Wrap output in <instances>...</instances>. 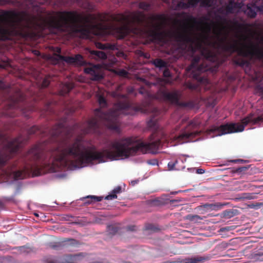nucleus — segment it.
Segmentation results:
<instances>
[{
  "instance_id": "nucleus-27",
  "label": "nucleus",
  "mask_w": 263,
  "mask_h": 263,
  "mask_svg": "<svg viewBox=\"0 0 263 263\" xmlns=\"http://www.w3.org/2000/svg\"><path fill=\"white\" fill-rule=\"evenodd\" d=\"M86 198L88 199V201H86V203L87 204H90L93 202L101 201L103 199V197L88 196L87 197H86Z\"/></svg>"
},
{
  "instance_id": "nucleus-36",
  "label": "nucleus",
  "mask_w": 263,
  "mask_h": 263,
  "mask_svg": "<svg viewBox=\"0 0 263 263\" xmlns=\"http://www.w3.org/2000/svg\"><path fill=\"white\" fill-rule=\"evenodd\" d=\"M108 230L109 231L110 233L114 234L118 232V229L112 226H109L108 227Z\"/></svg>"
},
{
  "instance_id": "nucleus-9",
  "label": "nucleus",
  "mask_w": 263,
  "mask_h": 263,
  "mask_svg": "<svg viewBox=\"0 0 263 263\" xmlns=\"http://www.w3.org/2000/svg\"><path fill=\"white\" fill-rule=\"evenodd\" d=\"M51 50L54 52V59L58 61H62L68 64L78 66H84L87 64V62L84 59L83 57L80 54H77L74 57L61 55V48L59 47H52Z\"/></svg>"
},
{
  "instance_id": "nucleus-14",
  "label": "nucleus",
  "mask_w": 263,
  "mask_h": 263,
  "mask_svg": "<svg viewBox=\"0 0 263 263\" xmlns=\"http://www.w3.org/2000/svg\"><path fill=\"white\" fill-rule=\"evenodd\" d=\"M153 114L151 116V118L147 122V125L148 127L156 129L158 128L157 125V119L156 118V116L159 112V110L156 108L153 109Z\"/></svg>"
},
{
  "instance_id": "nucleus-17",
  "label": "nucleus",
  "mask_w": 263,
  "mask_h": 263,
  "mask_svg": "<svg viewBox=\"0 0 263 263\" xmlns=\"http://www.w3.org/2000/svg\"><path fill=\"white\" fill-rule=\"evenodd\" d=\"M209 259L208 256H202L197 255L191 258H185L183 260V263H199L203 262Z\"/></svg>"
},
{
  "instance_id": "nucleus-35",
  "label": "nucleus",
  "mask_w": 263,
  "mask_h": 263,
  "mask_svg": "<svg viewBox=\"0 0 263 263\" xmlns=\"http://www.w3.org/2000/svg\"><path fill=\"white\" fill-rule=\"evenodd\" d=\"M256 90L262 98H263V85H259L256 86Z\"/></svg>"
},
{
  "instance_id": "nucleus-31",
  "label": "nucleus",
  "mask_w": 263,
  "mask_h": 263,
  "mask_svg": "<svg viewBox=\"0 0 263 263\" xmlns=\"http://www.w3.org/2000/svg\"><path fill=\"white\" fill-rule=\"evenodd\" d=\"M187 2L186 3L187 6H189V8L190 7H195L197 4L198 3V0H187Z\"/></svg>"
},
{
  "instance_id": "nucleus-12",
  "label": "nucleus",
  "mask_w": 263,
  "mask_h": 263,
  "mask_svg": "<svg viewBox=\"0 0 263 263\" xmlns=\"http://www.w3.org/2000/svg\"><path fill=\"white\" fill-rule=\"evenodd\" d=\"M177 17H186L185 19V21L187 23H192L195 24H204L205 25L208 27V32L210 31L211 30V27L209 23H207L208 21H209V18L208 16H202L199 22H197V18L195 17H194L192 15H190L187 14V13L185 12H182L181 13H178L176 14Z\"/></svg>"
},
{
  "instance_id": "nucleus-22",
  "label": "nucleus",
  "mask_w": 263,
  "mask_h": 263,
  "mask_svg": "<svg viewBox=\"0 0 263 263\" xmlns=\"http://www.w3.org/2000/svg\"><path fill=\"white\" fill-rule=\"evenodd\" d=\"M238 8V5L235 3L233 0L229 1L228 4L227 5L226 9L228 13H232L234 11Z\"/></svg>"
},
{
  "instance_id": "nucleus-37",
  "label": "nucleus",
  "mask_w": 263,
  "mask_h": 263,
  "mask_svg": "<svg viewBox=\"0 0 263 263\" xmlns=\"http://www.w3.org/2000/svg\"><path fill=\"white\" fill-rule=\"evenodd\" d=\"M212 3V0H203L201 2V5L204 6L210 7L211 6Z\"/></svg>"
},
{
  "instance_id": "nucleus-7",
  "label": "nucleus",
  "mask_w": 263,
  "mask_h": 263,
  "mask_svg": "<svg viewBox=\"0 0 263 263\" xmlns=\"http://www.w3.org/2000/svg\"><path fill=\"white\" fill-rule=\"evenodd\" d=\"M263 121V117L258 116L255 118L253 115L250 114L241 120V123H226L216 127L213 129V132L217 136H221L225 134L241 132L244 130L245 126L249 123L253 125Z\"/></svg>"
},
{
  "instance_id": "nucleus-47",
  "label": "nucleus",
  "mask_w": 263,
  "mask_h": 263,
  "mask_svg": "<svg viewBox=\"0 0 263 263\" xmlns=\"http://www.w3.org/2000/svg\"><path fill=\"white\" fill-rule=\"evenodd\" d=\"M145 89H143L142 87H141V88H140V89L139 90V93H141V94H144V93H145Z\"/></svg>"
},
{
  "instance_id": "nucleus-44",
  "label": "nucleus",
  "mask_w": 263,
  "mask_h": 263,
  "mask_svg": "<svg viewBox=\"0 0 263 263\" xmlns=\"http://www.w3.org/2000/svg\"><path fill=\"white\" fill-rule=\"evenodd\" d=\"M230 230V227H224V228H222L220 229V231L221 232H224V231H229Z\"/></svg>"
},
{
  "instance_id": "nucleus-53",
  "label": "nucleus",
  "mask_w": 263,
  "mask_h": 263,
  "mask_svg": "<svg viewBox=\"0 0 263 263\" xmlns=\"http://www.w3.org/2000/svg\"><path fill=\"white\" fill-rule=\"evenodd\" d=\"M148 163H149V164H153V165L155 164V163H152V162H151L150 161H149V162H148Z\"/></svg>"
},
{
  "instance_id": "nucleus-33",
  "label": "nucleus",
  "mask_w": 263,
  "mask_h": 263,
  "mask_svg": "<svg viewBox=\"0 0 263 263\" xmlns=\"http://www.w3.org/2000/svg\"><path fill=\"white\" fill-rule=\"evenodd\" d=\"M204 208H205L208 209H210V210H216V208H218L219 206H218V205H217L216 204L206 203L204 205Z\"/></svg>"
},
{
  "instance_id": "nucleus-21",
  "label": "nucleus",
  "mask_w": 263,
  "mask_h": 263,
  "mask_svg": "<svg viewBox=\"0 0 263 263\" xmlns=\"http://www.w3.org/2000/svg\"><path fill=\"white\" fill-rule=\"evenodd\" d=\"M122 192V187L120 186H118L115 187L111 192L110 194L106 196L105 198L106 200H112L114 199L117 198V194H120Z\"/></svg>"
},
{
  "instance_id": "nucleus-28",
  "label": "nucleus",
  "mask_w": 263,
  "mask_h": 263,
  "mask_svg": "<svg viewBox=\"0 0 263 263\" xmlns=\"http://www.w3.org/2000/svg\"><path fill=\"white\" fill-rule=\"evenodd\" d=\"M151 7V5L145 2H141L139 4V8L145 11H148Z\"/></svg>"
},
{
  "instance_id": "nucleus-20",
  "label": "nucleus",
  "mask_w": 263,
  "mask_h": 263,
  "mask_svg": "<svg viewBox=\"0 0 263 263\" xmlns=\"http://www.w3.org/2000/svg\"><path fill=\"white\" fill-rule=\"evenodd\" d=\"M96 46L97 48L102 50H115L116 49V45L115 44L108 43L103 44L100 42H96Z\"/></svg>"
},
{
  "instance_id": "nucleus-45",
  "label": "nucleus",
  "mask_w": 263,
  "mask_h": 263,
  "mask_svg": "<svg viewBox=\"0 0 263 263\" xmlns=\"http://www.w3.org/2000/svg\"><path fill=\"white\" fill-rule=\"evenodd\" d=\"M197 173L202 174L204 173V170L202 168H198L196 171Z\"/></svg>"
},
{
  "instance_id": "nucleus-57",
  "label": "nucleus",
  "mask_w": 263,
  "mask_h": 263,
  "mask_svg": "<svg viewBox=\"0 0 263 263\" xmlns=\"http://www.w3.org/2000/svg\"><path fill=\"white\" fill-rule=\"evenodd\" d=\"M5 1H7L8 0H5Z\"/></svg>"
},
{
  "instance_id": "nucleus-6",
  "label": "nucleus",
  "mask_w": 263,
  "mask_h": 263,
  "mask_svg": "<svg viewBox=\"0 0 263 263\" xmlns=\"http://www.w3.org/2000/svg\"><path fill=\"white\" fill-rule=\"evenodd\" d=\"M221 31L217 33L220 42L221 49L229 55L237 52V55L233 59V61L236 65L242 67L249 68L250 62L246 60V58L251 59L255 58L258 60H263V49L258 45L251 44L250 46H245L240 47L238 45L237 41L233 40V42L226 41V37L220 38Z\"/></svg>"
},
{
  "instance_id": "nucleus-54",
  "label": "nucleus",
  "mask_w": 263,
  "mask_h": 263,
  "mask_svg": "<svg viewBox=\"0 0 263 263\" xmlns=\"http://www.w3.org/2000/svg\"><path fill=\"white\" fill-rule=\"evenodd\" d=\"M242 168H239V169H238V171H240H240H242Z\"/></svg>"
},
{
  "instance_id": "nucleus-1",
  "label": "nucleus",
  "mask_w": 263,
  "mask_h": 263,
  "mask_svg": "<svg viewBox=\"0 0 263 263\" xmlns=\"http://www.w3.org/2000/svg\"><path fill=\"white\" fill-rule=\"evenodd\" d=\"M112 95L118 101L113 108L106 112L103 109L107 107V101L102 95H98V102L100 107L95 109V117L85 125L76 123L71 127L67 126L64 122H60L52 127L50 131L51 141L57 143V145L50 148L58 169L82 167L95 160L104 162L105 159L118 160L119 158H128L138 153L156 154L160 147L165 145L167 146L170 141L171 143L176 141L179 143H183L190 142L199 135L197 131L184 132L177 136L163 135L159 139L156 138V133H154L149 136L148 142L134 137L109 141L101 152L96 151L95 146H85L79 138L70 143L69 140L76 129H80L84 134L96 133L103 124L109 129L117 130L120 118L122 115L133 116L138 112H148L149 106L143 103L135 104L129 101L126 95L119 94L116 91L113 92Z\"/></svg>"
},
{
  "instance_id": "nucleus-42",
  "label": "nucleus",
  "mask_w": 263,
  "mask_h": 263,
  "mask_svg": "<svg viewBox=\"0 0 263 263\" xmlns=\"http://www.w3.org/2000/svg\"><path fill=\"white\" fill-rule=\"evenodd\" d=\"M126 229L128 231H134L136 230V227L135 226H129Z\"/></svg>"
},
{
  "instance_id": "nucleus-8",
  "label": "nucleus",
  "mask_w": 263,
  "mask_h": 263,
  "mask_svg": "<svg viewBox=\"0 0 263 263\" xmlns=\"http://www.w3.org/2000/svg\"><path fill=\"white\" fill-rule=\"evenodd\" d=\"M26 98L24 93L20 90L9 96L7 104V116L14 117L16 114L13 112V110H19L23 112L26 111Z\"/></svg>"
},
{
  "instance_id": "nucleus-16",
  "label": "nucleus",
  "mask_w": 263,
  "mask_h": 263,
  "mask_svg": "<svg viewBox=\"0 0 263 263\" xmlns=\"http://www.w3.org/2000/svg\"><path fill=\"white\" fill-rule=\"evenodd\" d=\"M83 256V253H81L74 255H68L65 257L62 263H78Z\"/></svg>"
},
{
  "instance_id": "nucleus-39",
  "label": "nucleus",
  "mask_w": 263,
  "mask_h": 263,
  "mask_svg": "<svg viewBox=\"0 0 263 263\" xmlns=\"http://www.w3.org/2000/svg\"><path fill=\"white\" fill-rule=\"evenodd\" d=\"M163 76L165 78H170L171 77V73L169 69L166 67L163 71Z\"/></svg>"
},
{
  "instance_id": "nucleus-13",
  "label": "nucleus",
  "mask_w": 263,
  "mask_h": 263,
  "mask_svg": "<svg viewBox=\"0 0 263 263\" xmlns=\"http://www.w3.org/2000/svg\"><path fill=\"white\" fill-rule=\"evenodd\" d=\"M263 11V5L258 3L257 1H253L251 3L247 5V9L245 12L250 17H255L258 11Z\"/></svg>"
},
{
  "instance_id": "nucleus-26",
  "label": "nucleus",
  "mask_w": 263,
  "mask_h": 263,
  "mask_svg": "<svg viewBox=\"0 0 263 263\" xmlns=\"http://www.w3.org/2000/svg\"><path fill=\"white\" fill-rule=\"evenodd\" d=\"M152 64L156 67L162 68L167 67V63L160 59H156L153 61Z\"/></svg>"
},
{
  "instance_id": "nucleus-55",
  "label": "nucleus",
  "mask_w": 263,
  "mask_h": 263,
  "mask_svg": "<svg viewBox=\"0 0 263 263\" xmlns=\"http://www.w3.org/2000/svg\"><path fill=\"white\" fill-rule=\"evenodd\" d=\"M48 263H55V262H54L52 261H50L48 262Z\"/></svg>"
},
{
  "instance_id": "nucleus-23",
  "label": "nucleus",
  "mask_w": 263,
  "mask_h": 263,
  "mask_svg": "<svg viewBox=\"0 0 263 263\" xmlns=\"http://www.w3.org/2000/svg\"><path fill=\"white\" fill-rule=\"evenodd\" d=\"M255 194L254 193H243L241 194L238 195L236 199L237 200H243L245 199H253L255 198Z\"/></svg>"
},
{
  "instance_id": "nucleus-4",
  "label": "nucleus",
  "mask_w": 263,
  "mask_h": 263,
  "mask_svg": "<svg viewBox=\"0 0 263 263\" xmlns=\"http://www.w3.org/2000/svg\"><path fill=\"white\" fill-rule=\"evenodd\" d=\"M167 34L174 36L176 40L182 43L185 47L190 44L189 49L193 59L187 70L191 72L192 77L199 84H208L210 83L208 73L216 72L219 67L216 62L218 59L217 54L208 47L203 45L205 42L209 45L211 44L209 40V35H193L186 26H185L183 32H168Z\"/></svg>"
},
{
  "instance_id": "nucleus-15",
  "label": "nucleus",
  "mask_w": 263,
  "mask_h": 263,
  "mask_svg": "<svg viewBox=\"0 0 263 263\" xmlns=\"http://www.w3.org/2000/svg\"><path fill=\"white\" fill-rule=\"evenodd\" d=\"M184 0H180L177 1L176 0H172V8L174 10H179L181 9H187L189 8L186 3L184 2Z\"/></svg>"
},
{
  "instance_id": "nucleus-2",
  "label": "nucleus",
  "mask_w": 263,
  "mask_h": 263,
  "mask_svg": "<svg viewBox=\"0 0 263 263\" xmlns=\"http://www.w3.org/2000/svg\"><path fill=\"white\" fill-rule=\"evenodd\" d=\"M99 13L97 15L89 14L84 16L76 11H62L54 12V14L46 20L47 26L71 34H80L83 37L88 35L86 25H90L98 31V34L104 37L118 33L120 39L128 35L134 26L141 25L145 16L141 12L118 13L111 15Z\"/></svg>"
},
{
  "instance_id": "nucleus-34",
  "label": "nucleus",
  "mask_w": 263,
  "mask_h": 263,
  "mask_svg": "<svg viewBox=\"0 0 263 263\" xmlns=\"http://www.w3.org/2000/svg\"><path fill=\"white\" fill-rule=\"evenodd\" d=\"M117 73L121 77H126L128 75V72L124 69H120L117 71Z\"/></svg>"
},
{
  "instance_id": "nucleus-52",
  "label": "nucleus",
  "mask_w": 263,
  "mask_h": 263,
  "mask_svg": "<svg viewBox=\"0 0 263 263\" xmlns=\"http://www.w3.org/2000/svg\"><path fill=\"white\" fill-rule=\"evenodd\" d=\"M217 17L218 19H219V20H221V19L222 18H221V17L220 15H217Z\"/></svg>"
},
{
  "instance_id": "nucleus-38",
  "label": "nucleus",
  "mask_w": 263,
  "mask_h": 263,
  "mask_svg": "<svg viewBox=\"0 0 263 263\" xmlns=\"http://www.w3.org/2000/svg\"><path fill=\"white\" fill-rule=\"evenodd\" d=\"M49 84L50 81L49 79L48 78H45L42 82V86L43 87H47L49 85Z\"/></svg>"
},
{
  "instance_id": "nucleus-11",
  "label": "nucleus",
  "mask_w": 263,
  "mask_h": 263,
  "mask_svg": "<svg viewBox=\"0 0 263 263\" xmlns=\"http://www.w3.org/2000/svg\"><path fill=\"white\" fill-rule=\"evenodd\" d=\"M85 73L90 76L92 81H100L103 79L102 70L100 65H90L84 69Z\"/></svg>"
},
{
  "instance_id": "nucleus-5",
  "label": "nucleus",
  "mask_w": 263,
  "mask_h": 263,
  "mask_svg": "<svg viewBox=\"0 0 263 263\" xmlns=\"http://www.w3.org/2000/svg\"><path fill=\"white\" fill-rule=\"evenodd\" d=\"M0 40H10L14 36L25 39L33 36V29L37 24L35 16L12 10H0Z\"/></svg>"
},
{
  "instance_id": "nucleus-25",
  "label": "nucleus",
  "mask_w": 263,
  "mask_h": 263,
  "mask_svg": "<svg viewBox=\"0 0 263 263\" xmlns=\"http://www.w3.org/2000/svg\"><path fill=\"white\" fill-rule=\"evenodd\" d=\"M177 105L180 107L192 109L195 107V102L193 100H190L187 102H180L179 100V104H178Z\"/></svg>"
},
{
  "instance_id": "nucleus-40",
  "label": "nucleus",
  "mask_w": 263,
  "mask_h": 263,
  "mask_svg": "<svg viewBox=\"0 0 263 263\" xmlns=\"http://www.w3.org/2000/svg\"><path fill=\"white\" fill-rule=\"evenodd\" d=\"M177 163V161H175V162H170L168 163V167L170 170H172L175 168L176 163Z\"/></svg>"
},
{
  "instance_id": "nucleus-3",
  "label": "nucleus",
  "mask_w": 263,
  "mask_h": 263,
  "mask_svg": "<svg viewBox=\"0 0 263 263\" xmlns=\"http://www.w3.org/2000/svg\"><path fill=\"white\" fill-rule=\"evenodd\" d=\"M27 140L28 138L20 136L8 142L5 152H0V170L3 173L8 177H12L15 180H18L24 179L30 172L35 176H40L44 173L57 172L59 169L50 146L46 147L45 143L35 144L23 156L22 170L14 171L18 165L17 161L5 167L12 155Z\"/></svg>"
},
{
  "instance_id": "nucleus-48",
  "label": "nucleus",
  "mask_w": 263,
  "mask_h": 263,
  "mask_svg": "<svg viewBox=\"0 0 263 263\" xmlns=\"http://www.w3.org/2000/svg\"><path fill=\"white\" fill-rule=\"evenodd\" d=\"M242 160H241V159H236V160H231L230 161L233 162V163H237L238 162H240V161H242Z\"/></svg>"
},
{
  "instance_id": "nucleus-51",
  "label": "nucleus",
  "mask_w": 263,
  "mask_h": 263,
  "mask_svg": "<svg viewBox=\"0 0 263 263\" xmlns=\"http://www.w3.org/2000/svg\"><path fill=\"white\" fill-rule=\"evenodd\" d=\"M249 206L250 208H254L255 206V205L254 204H251V205H250Z\"/></svg>"
},
{
  "instance_id": "nucleus-32",
  "label": "nucleus",
  "mask_w": 263,
  "mask_h": 263,
  "mask_svg": "<svg viewBox=\"0 0 263 263\" xmlns=\"http://www.w3.org/2000/svg\"><path fill=\"white\" fill-rule=\"evenodd\" d=\"M39 130V128L36 126H33L31 128H30L28 131V134L29 135H32L34 134H36L37 131Z\"/></svg>"
},
{
  "instance_id": "nucleus-24",
  "label": "nucleus",
  "mask_w": 263,
  "mask_h": 263,
  "mask_svg": "<svg viewBox=\"0 0 263 263\" xmlns=\"http://www.w3.org/2000/svg\"><path fill=\"white\" fill-rule=\"evenodd\" d=\"M154 27L155 28V29L152 30L151 31L152 35L154 37L157 38L162 37L163 36L164 32L159 31V30L160 29V25H154Z\"/></svg>"
},
{
  "instance_id": "nucleus-43",
  "label": "nucleus",
  "mask_w": 263,
  "mask_h": 263,
  "mask_svg": "<svg viewBox=\"0 0 263 263\" xmlns=\"http://www.w3.org/2000/svg\"><path fill=\"white\" fill-rule=\"evenodd\" d=\"M5 139V136L4 134L1 130H0V140H3Z\"/></svg>"
},
{
  "instance_id": "nucleus-19",
  "label": "nucleus",
  "mask_w": 263,
  "mask_h": 263,
  "mask_svg": "<svg viewBox=\"0 0 263 263\" xmlns=\"http://www.w3.org/2000/svg\"><path fill=\"white\" fill-rule=\"evenodd\" d=\"M89 52L91 57L96 60H105L107 58L106 54L102 51L92 50Z\"/></svg>"
},
{
  "instance_id": "nucleus-18",
  "label": "nucleus",
  "mask_w": 263,
  "mask_h": 263,
  "mask_svg": "<svg viewBox=\"0 0 263 263\" xmlns=\"http://www.w3.org/2000/svg\"><path fill=\"white\" fill-rule=\"evenodd\" d=\"M74 87V84L72 82H67L62 84L61 86L60 90V95L61 96H65Z\"/></svg>"
},
{
  "instance_id": "nucleus-41",
  "label": "nucleus",
  "mask_w": 263,
  "mask_h": 263,
  "mask_svg": "<svg viewBox=\"0 0 263 263\" xmlns=\"http://www.w3.org/2000/svg\"><path fill=\"white\" fill-rule=\"evenodd\" d=\"M189 219L191 220H198V219H202V218L198 215H189Z\"/></svg>"
},
{
  "instance_id": "nucleus-29",
  "label": "nucleus",
  "mask_w": 263,
  "mask_h": 263,
  "mask_svg": "<svg viewBox=\"0 0 263 263\" xmlns=\"http://www.w3.org/2000/svg\"><path fill=\"white\" fill-rule=\"evenodd\" d=\"M223 216L227 218H230L235 215V213L233 210H228L223 211Z\"/></svg>"
},
{
  "instance_id": "nucleus-10",
  "label": "nucleus",
  "mask_w": 263,
  "mask_h": 263,
  "mask_svg": "<svg viewBox=\"0 0 263 263\" xmlns=\"http://www.w3.org/2000/svg\"><path fill=\"white\" fill-rule=\"evenodd\" d=\"M180 97L181 94L178 90L169 91L164 86L161 87L155 94V98L157 99L177 105L179 104Z\"/></svg>"
},
{
  "instance_id": "nucleus-30",
  "label": "nucleus",
  "mask_w": 263,
  "mask_h": 263,
  "mask_svg": "<svg viewBox=\"0 0 263 263\" xmlns=\"http://www.w3.org/2000/svg\"><path fill=\"white\" fill-rule=\"evenodd\" d=\"M152 19L154 21H158L161 22H164L165 18L162 14H157L152 16Z\"/></svg>"
},
{
  "instance_id": "nucleus-49",
  "label": "nucleus",
  "mask_w": 263,
  "mask_h": 263,
  "mask_svg": "<svg viewBox=\"0 0 263 263\" xmlns=\"http://www.w3.org/2000/svg\"><path fill=\"white\" fill-rule=\"evenodd\" d=\"M33 52L34 53V54H35L36 55H39L40 54V51L38 50H33Z\"/></svg>"
},
{
  "instance_id": "nucleus-50",
  "label": "nucleus",
  "mask_w": 263,
  "mask_h": 263,
  "mask_svg": "<svg viewBox=\"0 0 263 263\" xmlns=\"http://www.w3.org/2000/svg\"><path fill=\"white\" fill-rule=\"evenodd\" d=\"M163 2L165 3H168L169 0H162Z\"/></svg>"
},
{
  "instance_id": "nucleus-46",
  "label": "nucleus",
  "mask_w": 263,
  "mask_h": 263,
  "mask_svg": "<svg viewBox=\"0 0 263 263\" xmlns=\"http://www.w3.org/2000/svg\"><path fill=\"white\" fill-rule=\"evenodd\" d=\"M154 226L152 225V224H150L148 226L146 227V229L147 230H153L154 231L155 230V229H154Z\"/></svg>"
},
{
  "instance_id": "nucleus-56",
  "label": "nucleus",
  "mask_w": 263,
  "mask_h": 263,
  "mask_svg": "<svg viewBox=\"0 0 263 263\" xmlns=\"http://www.w3.org/2000/svg\"><path fill=\"white\" fill-rule=\"evenodd\" d=\"M190 88H194V87H193V86H191V85H190Z\"/></svg>"
}]
</instances>
